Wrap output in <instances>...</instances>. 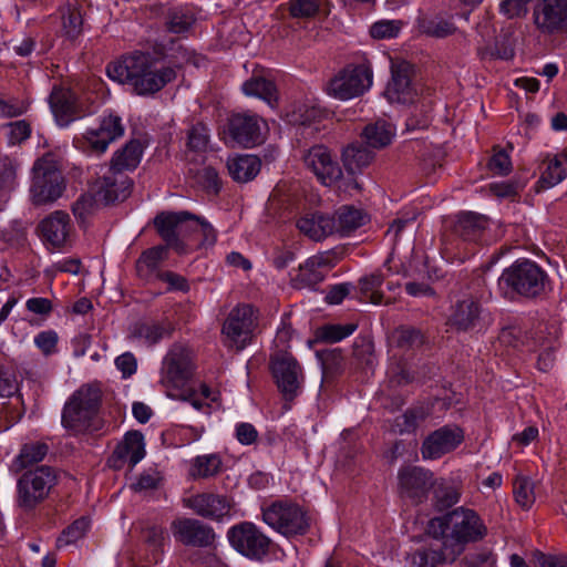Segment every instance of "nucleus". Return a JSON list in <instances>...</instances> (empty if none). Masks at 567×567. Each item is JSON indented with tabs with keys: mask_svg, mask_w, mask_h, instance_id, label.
Instances as JSON below:
<instances>
[{
	"mask_svg": "<svg viewBox=\"0 0 567 567\" xmlns=\"http://www.w3.org/2000/svg\"><path fill=\"white\" fill-rule=\"evenodd\" d=\"M392 342L401 350H412L423 344L424 338L421 330L402 326L392 332Z\"/></svg>",
	"mask_w": 567,
	"mask_h": 567,
	"instance_id": "nucleus-45",
	"label": "nucleus"
},
{
	"mask_svg": "<svg viewBox=\"0 0 567 567\" xmlns=\"http://www.w3.org/2000/svg\"><path fill=\"white\" fill-rule=\"evenodd\" d=\"M265 122L248 112L234 114L229 120V133L233 140L244 147H254L264 141Z\"/></svg>",
	"mask_w": 567,
	"mask_h": 567,
	"instance_id": "nucleus-18",
	"label": "nucleus"
},
{
	"mask_svg": "<svg viewBox=\"0 0 567 567\" xmlns=\"http://www.w3.org/2000/svg\"><path fill=\"white\" fill-rule=\"evenodd\" d=\"M420 29L424 34L434 38L449 37L453 34L456 30L455 25L450 20L439 17L423 19L420 22Z\"/></svg>",
	"mask_w": 567,
	"mask_h": 567,
	"instance_id": "nucleus-48",
	"label": "nucleus"
},
{
	"mask_svg": "<svg viewBox=\"0 0 567 567\" xmlns=\"http://www.w3.org/2000/svg\"><path fill=\"white\" fill-rule=\"evenodd\" d=\"M514 495L522 508L529 509L535 502L533 481L525 476H518L514 482Z\"/></svg>",
	"mask_w": 567,
	"mask_h": 567,
	"instance_id": "nucleus-49",
	"label": "nucleus"
},
{
	"mask_svg": "<svg viewBox=\"0 0 567 567\" xmlns=\"http://www.w3.org/2000/svg\"><path fill=\"white\" fill-rule=\"evenodd\" d=\"M56 482L55 470L48 465L24 472L17 481L18 506L24 511L35 508L49 496Z\"/></svg>",
	"mask_w": 567,
	"mask_h": 567,
	"instance_id": "nucleus-5",
	"label": "nucleus"
},
{
	"mask_svg": "<svg viewBox=\"0 0 567 567\" xmlns=\"http://www.w3.org/2000/svg\"><path fill=\"white\" fill-rule=\"evenodd\" d=\"M464 440V432L456 425H444L431 432L422 442L421 455L425 461L439 460L453 452Z\"/></svg>",
	"mask_w": 567,
	"mask_h": 567,
	"instance_id": "nucleus-14",
	"label": "nucleus"
},
{
	"mask_svg": "<svg viewBox=\"0 0 567 567\" xmlns=\"http://www.w3.org/2000/svg\"><path fill=\"white\" fill-rule=\"evenodd\" d=\"M260 159L250 154L236 155L227 159L228 173L237 183L252 181L260 172Z\"/></svg>",
	"mask_w": 567,
	"mask_h": 567,
	"instance_id": "nucleus-31",
	"label": "nucleus"
},
{
	"mask_svg": "<svg viewBox=\"0 0 567 567\" xmlns=\"http://www.w3.org/2000/svg\"><path fill=\"white\" fill-rule=\"evenodd\" d=\"M430 530L437 537L449 535L458 544L477 542L486 535V526L473 509L457 507L430 520Z\"/></svg>",
	"mask_w": 567,
	"mask_h": 567,
	"instance_id": "nucleus-4",
	"label": "nucleus"
},
{
	"mask_svg": "<svg viewBox=\"0 0 567 567\" xmlns=\"http://www.w3.org/2000/svg\"><path fill=\"white\" fill-rule=\"evenodd\" d=\"M322 4V0H289L288 9L292 18L309 19L315 17Z\"/></svg>",
	"mask_w": 567,
	"mask_h": 567,
	"instance_id": "nucleus-52",
	"label": "nucleus"
},
{
	"mask_svg": "<svg viewBox=\"0 0 567 567\" xmlns=\"http://www.w3.org/2000/svg\"><path fill=\"white\" fill-rule=\"evenodd\" d=\"M49 104L55 121L60 126H68L76 118V97L71 90L62 86H54L49 96Z\"/></svg>",
	"mask_w": 567,
	"mask_h": 567,
	"instance_id": "nucleus-25",
	"label": "nucleus"
},
{
	"mask_svg": "<svg viewBox=\"0 0 567 567\" xmlns=\"http://www.w3.org/2000/svg\"><path fill=\"white\" fill-rule=\"evenodd\" d=\"M199 182L205 189L213 193H218L221 187V181L218 172L212 167H204L199 173Z\"/></svg>",
	"mask_w": 567,
	"mask_h": 567,
	"instance_id": "nucleus-62",
	"label": "nucleus"
},
{
	"mask_svg": "<svg viewBox=\"0 0 567 567\" xmlns=\"http://www.w3.org/2000/svg\"><path fill=\"white\" fill-rule=\"evenodd\" d=\"M243 92L247 96H255L274 107L278 101V91L275 83L261 75H252L243 83Z\"/></svg>",
	"mask_w": 567,
	"mask_h": 567,
	"instance_id": "nucleus-35",
	"label": "nucleus"
},
{
	"mask_svg": "<svg viewBox=\"0 0 567 567\" xmlns=\"http://www.w3.org/2000/svg\"><path fill=\"white\" fill-rule=\"evenodd\" d=\"M374 158V152L368 146L353 143L347 146L342 153V162L346 171L350 174L362 172Z\"/></svg>",
	"mask_w": 567,
	"mask_h": 567,
	"instance_id": "nucleus-33",
	"label": "nucleus"
},
{
	"mask_svg": "<svg viewBox=\"0 0 567 567\" xmlns=\"http://www.w3.org/2000/svg\"><path fill=\"white\" fill-rule=\"evenodd\" d=\"M430 403H417L409 408L403 414L395 417L392 429L398 434H411L427 420L432 414Z\"/></svg>",
	"mask_w": 567,
	"mask_h": 567,
	"instance_id": "nucleus-28",
	"label": "nucleus"
},
{
	"mask_svg": "<svg viewBox=\"0 0 567 567\" xmlns=\"http://www.w3.org/2000/svg\"><path fill=\"white\" fill-rule=\"evenodd\" d=\"M487 224L488 220L484 215L472 212L461 213L457 216L454 231L466 241H475L482 236Z\"/></svg>",
	"mask_w": 567,
	"mask_h": 567,
	"instance_id": "nucleus-32",
	"label": "nucleus"
},
{
	"mask_svg": "<svg viewBox=\"0 0 567 567\" xmlns=\"http://www.w3.org/2000/svg\"><path fill=\"white\" fill-rule=\"evenodd\" d=\"M194 23V16L189 10L174 8L167 12L166 27L169 32L184 33L189 30Z\"/></svg>",
	"mask_w": 567,
	"mask_h": 567,
	"instance_id": "nucleus-46",
	"label": "nucleus"
},
{
	"mask_svg": "<svg viewBox=\"0 0 567 567\" xmlns=\"http://www.w3.org/2000/svg\"><path fill=\"white\" fill-rule=\"evenodd\" d=\"M383 280V276L380 272H373L361 278L359 281L361 300L373 305L382 303L383 293L380 289Z\"/></svg>",
	"mask_w": 567,
	"mask_h": 567,
	"instance_id": "nucleus-44",
	"label": "nucleus"
},
{
	"mask_svg": "<svg viewBox=\"0 0 567 567\" xmlns=\"http://www.w3.org/2000/svg\"><path fill=\"white\" fill-rule=\"evenodd\" d=\"M432 505L437 512H443L456 503L461 497V489L454 483L445 478H436L435 484L431 487Z\"/></svg>",
	"mask_w": 567,
	"mask_h": 567,
	"instance_id": "nucleus-36",
	"label": "nucleus"
},
{
	"mask_svg": "<svg viewBox=\"0 0 567 567\" xmlns=\"http://www.w3.org/2000/svg\"><path fill=\"white\" fill-rule=\"evenodd\" d=\"M49 447L45 443L31 442L25 443L20 449L19 454L13 461L16 471H22L29 466H32L41 462L48 454Z\"/></svg>",
	"mask_w": 567,
	"mask_h": 567,
	"instance_id": "nucleus-41",
	"label": "nucleus"
},
{
	"mask_svg": "<svg viewBox=\"0 0 567 567\" xmlns=\"http://www.w3.org/2000/svg\"><path fill=\"white\" fill-rule=\"evenodd\" d=\"M445 560V556L441 549L433 547L419 549L411 556L412 567H436Z\"/></svg>",
	"mask_w": 567,
	"mask_h": 567,
	"instance_id": "nucleus-51",
	"label": "nucleus"
},
{
	"mask_svg": "<svg viewBox=\"0 0 567 567\" xmlns=\"http://www.w3.org/2000/svg\"><path fill=\"white\" fill-rule=\"evenodd\" d=\"M193 369L189 349L182 344H174L164 357L161 383L166 388H181L190 379Z\"/></svg>",
	"mask_w": 567,
	"mask_h": 567,
	"instance_id": "nucleus-12",
	"label": "nucleus"
},
{
	"mask_svg": "<svg viewBox=\"0 0 567 567\" xmlns=\"http://www.w3.org/2000/svg\"><path fill=\"white\" fill-rule=\"evenodd\" d=\"M296 226L311 240L320 241L334 234L336 220L322 212H307L298 218Z\"/></svg>",
	"mask_w": 567,
	"mask_h": 567,
	"instance_id": "nucleus-24",
	"label": "nucleus"
},
{
	"mask_svg": "<svg viewBox=\"0 0 567 567\" xmlns=\"http://www.w3.org/2000/svg\"><path fill=\"white\" fill-rule=\"evenodd\" d=\"M488 168L498 175H507L512 169L509 156L504 151L496 152L488 162Z\"/></svg>",
	"mask_w": 567,
	"mask_h": 567,
	"instance_id": "nucleus-63",
	"label": "nucleus"
},
{
	"mask_svg": "<svg viewBox=\"0 0 567 567\" xmlns=\"http://www.w3.org/2000/svg\"><path fill=\"white\" fill-rule=\"evenodd\" d=\"M394 134V128L390 123L379 120L365 125L361 133V137L371 150H379L388 146Z\"/></svg>",
	"mask_w": 567,
	"mask_h": 567,
	"instance_id": "nucleus-38",
	"label": "nucleus"
},
{
	"mask_svg": "<svg viewBox=\"0 0 567 567\" xmlns=\"http://www.w3.org/2000/svg\"><path fill=\"white\" fill-rule=\"evenodd\" d=\"M567 177V154L560 153L546 157L540 165L538 185L543 189L551 188Z\"/></svg>",
	"mask_w": 567,
	"mask_h": 567,
	"instance_id": "nucleus-30",
	"label": "nucleus"
},
{
	"mask_svg": "<svg viewBox=\"0 0 567 567\" xmlns=\"http://www.w3.org/2000/svg\"><path fill=\"white\" fill-rule=\"evenodd\" d=\"M144 542L153 549L154 560L157 561L165 542V529L161 526H148L143 532Z\"/></svg>",
	"mask_w": 567,
	"mask_h": 567,
	"instance_id": "nucleus-56",
	"label": "nucleus"
},
{
	"mask_svg": "<svg viewBox=\"0 0 567 567\" xmlns=\"http://www.w3.org/2000/svg\"><path fill=\"white\" fill-rule=\"evenodd\" d=\"M102 391L96 384H83L64 403L62 426L74 435L97 432L102 427L99 411Z\"/></svg>",
	"mask_w": 567,
	"mask_h": 567,
	"instance_id": "nucleus-2",
	"label": "nucleus"
},
{
	"mask_svg": "<svg viewBox=\"0 0 567 567\" xmlns=\"http://www.w3.org/2000/svg\"><path fill=\"white\" fill-rule=\"evenodd\" d=\"M334 220V233L346 236L365 223V215L352 206H342L336 212Z\"/></svg>",
	"mask_w": 567,
	"mask_h": 567,
	"instance_id": "nucleus-39",
	"label": "nucleus"
},
{
	"mask_svg": "<svg viewBox=\"0 0 567 567\" xmlns=\"http://www.w3.org/2000/svg\"><path fill=\"white\" fill-rule=\"evenodd\" d=\"M357 329L355 324H328L320 329L319 338L322 341L334 343L352 334Z\"/></svg>",
	"mask_w": 567,
	"mask_h": 567,
	"instance_id": "nucleus-54",
	"label": "nucleus"
},
{
	"mask_svg": "<svg viewBox=\"0 0 567 567\" xmlns=\"http://www.w3.org/2000/svg\"><path fill=\"white\" fill-rule=\"evenodd\" d=\"M169 246H156L142 252L136 261V270L140 277L147 278L167 257Z\"/></svg>",
	"mask_w": 567,
	"mask_h": 567,
	"instance_id": "nucleus-42",
	"label": "nucleus"
},
{
	"mask_svg": "<svg viewBox=\"0 0 567 567\" xmlns=\"http://www.w3.org/2000/svg\"><path fill=\"white\" fill-rule=\"evenodd\" d=\"M145 456L144 437L141 432H127L121 443L115 447L110 462L120 468L124 463L134 467Z\"/></svg>",
	"mask_w": 567,
	"mask_h": 567,
	"instance_id": "nucleus-23",
	"label": "nucleus"
},
{
	"mask_svg": "<svg viewBox=\"0 0 567 567\" xmlns=\"http://www.w3.org/2000/svg\"><path fill=\"white\" fill-rule=\"evenodd\" d=\"M434 484V473L425 467L406 465L402 466L398 472L400 496L414 505H420L427 501L429 493Z\"/></svg>",
	"mask_w": 567,
	"mask_h": 567,
	"instance_id": "nucleus-10",
	"label": "nucleus"
},
{
	"mask_svg": "<svg viewBox=\"0 0 567 567\" xmlns=\"http://www.w3.org/2000/svg\"><path fill=\"white\" fill-rule=\"evenodd\" d=\"M209 143L208 128L203 123L193 125L187 133V146L195 152H205Z\"/></svg>",
	"mask_w": 567,
	"mask_h": 567,
	"instance_id": "nucleus-53",
	"label": "nucleus"
},
{
	"mask_svg": "<svg viewBox=\"0 0 567 567\" xmlns=\"http://www.w3.org/2000/svg\"><path fill=\"white\" fill-rule=\"evenodd\" d=\"M171 530L174 538L185 546L207 547L215 539L214 529L195 518H176L171 524Z\"/></svg>",
	"mask_w": 567,
	"mask_h": 567,
	"instance_id": "nucleus-16",
	"label": "nucleus"
},
{
	"mask_svg": "<svg viewBox=\"0 0 567 567\" xmlns=\"http://www.w3.org/2000/svg\"><path fill=\"white\" fill-rule=\"evenodd\" d=\"M90 527V522L86 517L76 519L72 525L65 528L60 537L56 539L59 548L76 543L81 539Z\"/></svg>",
	"mask_w": 567,
	"mask_h": 567,
	"instance_id": "nucleus-50",
	"label": "nucleus"
},
{
	"mask_svg": "<svg viewBox=\"0 0 567 567\" xmlns=\"http://www.w3.org/2000/svg\"><path fill=\"white\" fill-rule=\"evenodd\" d=\"M61 19L62 30L69 39L74 40L82 33V8L75 0L73 2H68V4L62 9Z\"/></svg>",
	"mask_w": 567,
	"mask_h": 567,
	"instance_id": "nucleus-40",
	"label": "nucleus"
},
{
	"mask_svg": "<svg viewBox=\"0 0 567 567\" xmlns=\"http://www.w3.org/2000/svg\"><path fill=\"white\" fill-rule=\"evenodd\" d=\"M71 219L68 213L55 210L40 224L43 239L53 247H62L66 244L71 233Z\"/></svg>",
	"mask_w": 567,
	"mask_h": 567,
	"instance_id": "nucleus-26",
	"label": "nucleus"
},
{
	"mask_svg": "<svg viewBox=\"0 0 567 567\" xmlns=\"http://www.w3.org/2000/svg\"><path fill=\"white\" fill-rule=\"evenodd\" d=\"M401 30V22L395 20H383L375 22L370 33L375 39H391L395 38Z\"/></svg>",
	"mask_w": 567,
	"mask_h": 567,
	"instance_id": "nucleus-58",
	"label": "nucleus"
},
{
	"mask_svg": "<svg viewBox=\"0 0 567 567\" xmlns=\"http://www.w3.org/2000/svg\"><path fill=\"white\" fill-rule=\"evenodd\" d=\"M95 208L96 200L91 194L81 195L72 205L73 215L82 223L94 213Z\"/></svg>",
	"mask_w": 567,
	"mask_h": 567,
	"instance_id": "nucleus-57",
	"label": "nucleus"
},
{
	"mask_svg": "<svg viewBox=\"0 0 567 567\" xmlns=\"http://www.w3.org/2000/svg\"><path fill=\"white\" fill-rule=\"evenodd\" d=\"M535 560L538 567H567V556L565 555H546L536 553Z\"/></svg>",
	"mask_w": 567,
	"mask_h": 567,
	"instance_id": "nucleus-64",
	"label": "nucleus"
},
{
	"mask_svg": "<svg viewBox=\"0 0 567 567\" xmlns=\"http://www.w3.org/2000/svg\"><path fill=\"white\" fill-rule=\"evenodd\" d=\"M192 219H195V215L188 212H163L154 218V226L167 246L182 254L185 251V246L179 235L189 230L186 223Z\"/></svg>",
	"mask_w": 567,
	"mask_h": 567,
	"instance_id": "nucleus-15",
	"label": "nucleus"
},
{
	"mask_svg": "<svg viewBox=\"0 0 567 567\" xmlns=\"http://www.w3.org/2000/svg\"><path fill=\"white\" fill-rule=\"evenodd\" d=\"M124 134L121 117L107 115L100 120L96 126L90 127L83 134V140L90 151L104 153L109 145Z\"/></svg>",
	"mask_w": 567,
	"mask_h": 567,
	"instance_id": "nucleus-17",
	"label": "nucleus"
},
{
	"mask_svg": "<svg viewBox=\"0 0 567 567\" xmlns=\"http://www.w3.org/2000/svg\"><path fill=\"white\" fill-rule=\"evenodd\" d=\"M264 522L282 535L303 534L309 528L305 511L295 503L278 501L262 511Z\"/></svg>",
	"mask_w": 567,
	"mask_h": 567,
	"instance_id": "nucleus-8",
	"label": "nucleus"
},
{
	"mask_svg": "<svg viewBox=\"0 0 567 567\" xmlns=\"http://www.w3.org/2000/svg\"><path fill=\"white\" fill-rule=\"evenodd\" d=\"M371 84L372 71L368 64L348 65L329 81L327 92L346 101L361 95Z\"/></svg>",
	"mask_w": 567,
	"mask_h": 567,
	"instance_id": "nucleus-9",
	"label": "nucleus"
},
{
	"mask_svg": "<svg viewBox=\"0 0 567 567\" xmlns=\"http://www.w3.org/2000/svg\"><path fill=\"white\" fill-rule=\"evenodd\" d=\"M32 173L30 197L34 205L51 204L62 196L65 189L64 177L52 159H38Z\"/></svg>",
	"mask_w": 567,
	"mask_h": 567,
	"instance_id": "nucleus-6",
	"label": "nucleus"
},
{
	"mask_svg": "<svg viewBox=\"0 0 567 567\" xmlns=\"http://www.w3.org/2000/svg\"><path fill=\"white\" fill-rule=\"evenodd\" d=\"M498 288L504 296L514 293L535 298L546 291L549 278L546 271L535 261L517 260L505 268L498 278Z\"/></svg>",
	"mask_w": 567,
	"mask_h": 567,
	"instance_id": "nucleus-3",
	"label": "nucleus"
},
{
	"mask_svg": "<svg viewBox=\"0 0 567 567\" xmlns=\"http://www.w3.org/2000/svg\"><path fill=\"white\" fill-rule=\"evenodd\" d=\"M20 163L7 155H0V188L10 192L17 186Z\"/></svg>",
	"mask_w": 567,
	"mask_h": 567,
	"instance_id": "nucleus-47",
	"label": "nucleus"
},
{
	"mask_svg": "<svg viewBox=\"0 0 567 567\" xmlns=\"http://www.w3.org/2000/svg\"><path fill=\"white\" fill-rule=\"evenodd\" d=\"M221 460L217 454L199 455L194 458L189 474L193 478H207L219 473Z\"/></svg>",
	"mask_w": 567,
	"mask_h": 567,
	"instance_id": "nucleus-43",
	"label": "nucleus"
},
{
	"mask_svg": "<svg viewBox=\"0 0 567 567\" xmlns=\"http://www.w3.org/2000/svg\"><path fill=\"white\" fill-rule=\"evenodd\" d=\"M272 375L286 401H292L302 383L301 368L295 358L287 353L277 354L271 362Z\"/></svg>",
	"mask_w": 567,
	"mask_h": 567,
	"instance_id": "nucleus-13",
	"label": "nucleus"
},
{
	"mask_svg": "<svg viewBox=\"0 0 567 567\" xmlns=\"http://www.w3.org/2000/svg\"><path fill=\"white\" fill-rule=\"evenodd\" d=\"M7 128L8 142L11 145L20 144L28 140L31 133L30 124L24 120L11 122L7 124Z\"/></svg>",
	"mask_w": 567,
	"mask_h": 567,
	"instance_id": "nucleus-59",
	"label": "nucleus"
},
{
	"mask_svg": "<svg viewBox=\"0 0 567 567\" xmlns=\"http://www.w3.org/2000/svg\"><path fill=\"white\" fill-rule=\"evenodd\" d=\"M142 155V143L137 140H131L121 150L114 153L110 167L121 172L133 171L138 166Z\"/></svg>",
	"mask_w": 567,
	"mask_h": 567,
	"instance_id": "nucleus-37",
	"label": "nucleus"
},
{
	"mask_svg": "<svg viewBox=\"0 0 567 567\" xmlns=\"http://www.w3.org/2000/svg\"><path fill=\"white\" fill-rule=\"evenodd\" d=\"M107 76L121 84H128L137 95H153L176 79L172 66H157L150 52L133 51L106 66Z\"/></svg>",
	"mask_w": 567,
	"mask_h": 567,
	"instance_id": "nucleus-1",
	"label": "nucleus"
},
{
	"mask_svg": "<svg viewBox=\"0 0 567 567\" xmlns=\"http://www.w3.org/2000/svg\"><path fill=\"white\" fill-rule=\"evenodd\" d=\"M132 181L123 172L107 167L94 183V189L106 204L123 202L131 193Z\"/></svg>",
	"mask_w": 567,
	"mask_h": 567,
	"instance_id": "nucleus-21",
	"label": "nucleus"
},
{
	"mask_svg": "<svg viewBox=\"0 0 567 567\" xmlns=\"http://www.w3.org/2000/svg\"><path fill=\"white\" fill-rule=\"evenodd\" d=\"M189 230L203 236V246H213L216 243L217 235L214 227L209 223L200 220L197 216L192 219Z\"/></svg>",
	"mask_w": 567,
	"mask_h": 567,
	"instance_id": "nucleus-60",
	"label": "nucleus"
},
{
	"mask_svg": "<svg viewBox=\"0 0 567 567\" xmlns=\"http://www.w3.org/2000/svg\"><path fill=\"white\" fill-rule=\"evenodd\" d=\"M385 96L391 103H408L413 101L414 91L411 86L408 65L400 66L392 71V79L386 85Z\"/></svg>",
	"mask_w": 567,
	"mask_h": 567,
	"instance_id": "nucleus-29",
	"label": "nucleus"
},
{
	"mask_svg": "<svg viewBox=\"0 0 567 567\" xmlns=\"http://www.w3.org/2000/svg\"><path fill=\"white\" fill-rule=\"evenodd\" d=\"M258 326V312L252 306L243 303L230 310L221 328L227 348L241 351L251 343Z\"/></svg>",
	"mask_w": 567,
	"mask_h": 567,
	"instance_id": "nucleus-7",
	"label": "nucleus"
},
{
	"mask_svg": "<svg viewBox=\"0 0 567 567\" xmlns=\"http://www.w3.org/2000/svg\"><path fill=\"white\" fill-rule=\"evenodd\" d=\"M536 27L543 33H555L567 28V0H539L534 10Z\"/></svg>",
	"mask_w": 567,
	"mask_h": 567,
	"instance_id": "nucleus-20",
	"label": "nucleus"
},
{
	"mask_svg": "<svg viewBox=\"0 0 567 567\" xmlns=\"http://www.w3.org/2000/svg\"><path fill=\"white\" fill-rule=\"evenodd\" d=\"M163 481V476L157 468H147L137 478V481L132 485L133 489L136 492H146L156 489Z\"/></svg>",
	"mask_w": 567,
	"mask_h": 567,
	"instance_id": "nucleus-55",
	"label": "nucleus"
},
{
	"mask_svg": "<svg viewBox=\"0 0 567 567\" xmlns=\"http://www.w3.org/2000/svg\"><path fill=\"white\" fill-rule=\"evenodd\" d=\"M324 279V274L316 268L306 270V262L300 266L296 278L299 288H315L316 285Z\"/></svg>",
	"mask_w": 567,
	"mask_h": 567,
	"instance_id": "nucleus-61",
	"label": "nucleus"
},
{
	"mask_svg": "<svg viewBox=\"0 0 567 567\" xmlns=\"http://www.w3.org/2000/svg\"><path fill=\"white\" fill-rule=\"evenodd\" d=\"M482 307L473 297H465L452 307L449 323L457 331L474 329L481 318Z\"/></svg>",
	"mask_w": 567,
	"mask_h": 567,
	"instance_id": "nucleus-27",
	"label": "nucleus"
},
{
	"mask_svg": "<svg viewBox=\"0 0 567 567\" xmlns=\"http://www.w3.org/2000/svg\"><path fill=\"white\" fill-rule=\"evenodd\" d=\"M305 165L327 186L336 183L342 175V171L327 147L316 145L308 150L303 156Z\"/></svg>",
	"mask_w": 567,
	"mask_h": 567,
	"instance_id": "nucleus-22",
	"label": "nucleus"
},
{
	"mask_svg": "<svg viewBox=\"0 0 567 567\" xmlns=\"http://www.w3.org/2000/svg\"><path fill=\"white\" fill-rule=\"evenodd\" d=\"M230 545L241 555L260 560L270 546V539L252 523L243 522L228 530Z\"/></svg>",
	"mask_w": 567,
	"mask_h": 567,
	"instance_id": "nucleus-11",
	"label": "nucleus"
},
{
	"mask_svg": "<svg viewBox=\"0 0 567 567\" xmlns=\"http://www.w3.org/2000/svg\"><path fill=\"white\" fill-rule=\"evenodd\" d=\"M173 326L167 320L146 321L136 323L132 329L131 336L152 346L171 336Z\"/></svg>",
	"mask_w": 567,
	"mask_h": 567,
	"instance_id": "nucleus-34",
	"label": "nucleus"
},
{
	"mask_svg": "<svg viewBox=\"0 0 567 567\" xmlns=\"http://www.w3.org/2000/svg\"><path fill=\"white\" fill-rule=\"evenodd\" d=\"M184 505L198 516L219 522L229 516L234 503L225 495L200 493L185 498Z\"/></svg>",
	"mask_w": 567,
	"mask_h": 567,
	"instance_id": "nucleus-19",
	"label": "nucleus"
}]
</instances>
